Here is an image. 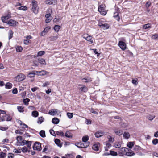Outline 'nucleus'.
<instances>
[{
	"label": "nucleus",
	"mask_w": 158,
	"mask_h": 158,
	"mask_svg": "<svg viewBox=\"0 0 158 158\" xmlns=\"http://www.w3.org/2000/svg\"><path fill=\"white\" fill-rule=\"evenodd\" d=\"M89 138L88 136H84L82 138V141L85 142L83 144H81V148H85L89 145V142H87V141L89 140Z\"/></svg>",
	"instance_id": "nucleus-1"
},
{
	"label": "nucleus",
	"mask_w": 158,
	"mask_h": 158,
	"mask_svg": "<svg viewBox=\"0 0 158 158\" xmlns=\"http://www.w3.org/2000/svg\"><path fill=\"white\" fill-rule=\"evenodd\" d=\"M32 10L35 14H37L38 12L37 2L35 0H32Z\"/></svg>",
	"instance_id": "nucleus-2"
},
{
	"label": "nucleus",
	"mask_w": 158,
	"mask_h": 158,
	"mask_svg": "<svg viewBox=\"0 0 158 158\" xmlns=\"http://www.w3.org/2000/svg\"><path fill=\"white\" fill-rule=\"evenodd\" d=\"M26 78V77L24 75L20 73L15 78V80L17 82H20L24 80Z\"/></svg>",
	"instance_id": "nucleus-3"
},
{
	"label": "nucleus",
	"mask_w": 158,
	"mask_h": 158,
	"mask_svg": "<svg viewBox=\"0 0 158 158\" xmlns=\"http://www.w3.org/2000/svg\"><path fill=\"white\" fill-rule=\"evenodd\" d=\"M105 5H100L98 7V11L100 12L101 14L103 15H105L106 14L107 12L105 9Z\"/></svg>",
	"instance_id": "nucleus-4"
},
{
	"label": "nucleus",
	"mask_w": 158,
	"mask_h": 158,
	"mask_svg": "<svg viewBox=\"0 0 158 158\" xmlns=\"http://www.w3.org/2000/svg\"><path fill=\"white\" fill-rule=\"evenodd\" d=\"M83 37L85 40L89 42V44H92L93 43L94 39L91 36L89 35L88 34H85L84 35Z\"/></svg>",
	"instance_id": "nucleus-5"
},
{
	"label": "nucleus",
	"mask_w": 158,
	"mask_h": 158,
	"mask_svg": "<svg viewBox=\"0 0 158 158\" xmlns=\"http://www.w3.org/2000/svg\"><path fill=\"white\" fill-rule=\"evenodd\" d=\"M12 119L11 117L9 114H6L5 116H2L0 118V120L2 121H10Z\"/></svg>",
	"instance_id": "nucleus-6"
},
{
	"label": "nucleus",
	"mask_w": 158,
	"mask_h": 158,
	"mask_svg": "<svg viewBox=\"0 0 158 158\" xmlns=\"http://www.w3.org/2000/svg\"><path fill=\"white\" fill-rule=\"evenodd\" d=\"M33 149L34 150L40 151L42 148L41 146V144L39 142H35L33 146Z\"/></svg>",
	"instance_id": "nucleus-7"
},
{
	"label": "nucleus",
	"mask_w": 158,
	"mask_h": 158,
	"mask_svg": "<svg viewBox=\"0 0 158 158\" xmlns=\"http://www.w3.org/2000/svg\"><path fill=\"white\" fill-rule=\"evenodd\" d=\"M60 113L59 111L56 109H52L50 110L48 112V114L50 115L55 116L57 114H58Z\"/></svg>",
	"instance_id": "nucleus-8"
},
{
	"label": "nucleus",
	"mask_w": 158,
	"mask_h": 158,
	"mask_svg": "<svg viewBox=\"0 0 158 158\" xmlns=\"http://www.w3.org/2000/svg\"><path fill=\"white\" fill-rule=\"evenodd\" d=\"M18 22L13 19H10L8 21L7 24L10 26H15L18 24Z\"/></svg>",
	"instance_id": "nucleus-9"
},
{
	"label": "nucleus",
	"mask_w": 158,
	"mask_h": 158,
	"mask_svg": "<svg viewBox=\"0 0 158 158\" xmlns=\"http://www.w3.org/2000/svg\"><path fill=\"white\" fill-rule=\"evenodd\" d=\"M104 144L105 145L104 148L105 151H107L111 146V144L108 141L105 142Z\"/></svg>",
	"instance_id": "nucleus-10"
},
{
	"label": "nucleus",
	"mask_w": 158,
	"mask_h": 158,
	"mask_svg": "<svg viewBox=\"0 0 158 158\" xmlns=\"http://www.w3.org/2000/svg\"><path fill=\"white\" fill-rule=\"evenodd\" d=\"M129 149L127 148H121V152H119V154L120 156H123L124 155L125 153H126L127 151H129Z\"/></svg>",
	"instance_id": "nucleus-11"
},
{
	"label": "nucleus",
	"mask_w": 158,
	"mask_h": 158,
	"mask_svg": "<svg viewBox=\"0 0 158 158\" xmlns=\"http://www.w3.org/2000/svg\"><path fill=\"white\" fill-rule=\"evenodd\" d=\"M31 141H29L25 140H23V142L22 143L21 145H26L28 148L30 149H31Z\"/></svg>",
	"instance_id": "nucleus-12"
},
{
	"label": "nucleus",
	"mask_w": 158,
	"mask_h": 158,
	"mask_svg": "<svg viewBox=\"0 0 158 158\" xmlns=\"http://www.w3.org/2000/svg\"><path fill=\"white\" fill-rule=\"evenodd\" d=\"M26 39L24 40V43L26 45L28 44L30 42V40L32 38V37L31 35H28L25 37Z\"/></svg>",
	"instance_id": "nucleus-13"
},
{
	"label": "nucleus",
	"mask_w": 158,
	"mask_h": 158,
	"mask_svg": "<svg viewBox=\"0 0 158 158\" xmlns=\"http://www.w3.org/2000/svg\"><path fill=\"white\" fill-rule=\"evenodd\" d=\"M11 15L10 14H8L7 15L3 17L2 18V22L5 23H7L8 22V19L11 18Z\"/></svg>",
	"instance_id": "nucleus-14"
},
{
	"label": "nucleus",
	"mask_w": 158,
	"mask_h": 158,
	"mask_svg": "<svg viewBox=\"0 0 158 158\" xmlns=\"http://www.w3.org/2000/svg\"><path fill=\"white\" fill-rule=\"evenodd\" d=\"M36 74L38 76H44L48 73L46 71L42 70L40 71H35Z\"/></svg>",
	"instance_id": "nucleus-15"
},
{
	"label": "nucleus",
	"mask_w": 158,
	"mask_h": 158,
	"mask_svg": "<svg viewBox=\"0 0 158 158\" xmlns=\"http://www.w3.org/2000/svg\"><path fill=\"white\" fill-rule=\"evenodd\" d=\"M118 45L122 50H124L126 49V45L124 42L122 41H120Z\"/></svg>",
	"instance_id": "nucleus-16"
},
{
	"label": "nucleus",
	"mask_w": 158,
	"mask_h": 158,
	"mask_svg": "<svg viewBox=\"0 0 158 158\" xmlns=\"http://www.w3.org/2000/svg\"><path fill=\"white\" fill-rule=\"evenodd\" d=\"M50 26H48L46 27L40 33V35L43 36L45 35V33H47L49 30L51 29Z\"/></svg>",
	"instance_id": "nucleus-17"
},
{
	"label": "nucleus",
	"mask_w": 158,
	"mask_h": 158,
	"mask_svg": "<svg viewBox=\"0 0 158 158\" xmlns=\"http://www.w3.org/2000/svg\"><path fill=\"white\" fill-rule=\"evenodd\" d=\"M100 147V144L97 142L94 144L92 148L93 150L96 151H98L99 150V148Z\"/></svg>",
	"instance_id": "nucleus-18"
},
{
	"label": "nucleus",
	"mask_w": 158,
	"mask_h": 158,
	"mask_svg": "<svg viewBox=\"0 0 158 158\" xmlns=\"http://www.w3.org/2000/svg\"><path fill=\"white\" fill-rule=\"evenodd\" d=\"M104 135V132L101 131H98L95 133V136L97 138H99L101 137Z\"/></svg>",
	"instance_id": "nucleus-19"
},
{
	"label": "nucleus",
	"mask_w": 158,
	"mask_h": 158,
	"mask_svg": "<svg viewBox=\"0 0 158 158\" xmlns=\"http://www.w3.org/2000/svg\"><path fill=\"white\" fill-rule=\"evenodd\" d=\"M98 25L101 27L103 28V29H107L109 28V26L106 23L102 24L99 23Z\"/></svg>",
	"instance_id": "nucleus-20"
},
{
	"label": "nucleus",
	"mask_w": 158,
	"mask_h": 158,
	"mask_svg": "<svg viewBox=\"0 0 158 158\" xmlns=\"http://www.w3.org/2000/svg\"><path fill=\"white\" fill-rule=\"evenodd\" d=\"M114 132L116 135H122L123 133V132L122 130L116 129L114 130Z\"/></svg>",
	"instance_id": "nucleus-21"
},
{
	"label": "nucleus",
	"mask_w": 158,
	"mask_h": 158,
	"mask_svg": "<svg viewBox=\"0 0 158 158\" xmlns=\"http://www.w3.org/2000/svg\"><path fill=\"white\" fill-rule=\"evenodd\" d=\"M57 2V0H47L46 3L47 4L51 5L56 3Z\"/></svg>",
	"instance_id": "nucleus-22"
},
{
	"label": "nucleus",
	"mask_w": 158,
	"mask_h": 158,
	"mask_svg": "<svg viewBox=\"0 0 158 158\" xmlns=\"http://www.w3.org/2000/svg\"><path fill=\"white\" fill-rule=\"evenodd\" d=\"M12 87V84L10 82H7L5 85V88L7 89H10Z\"/></svg>",
	"instance_id": "nucleus-23"
},
{
	"label": "nucleus",
	"mask_w": 158,
	"mask_h": 158,
	"mask_svg": "<svg viewBox=\"0 0 158 158\" xmlns=\"http://www.w3.org/2000/svg\"><path fill=\"white\" fill-rule=\"evenodd\" d=\"M16 139L18 143H19L20 145H21L22 143L23 142V141L22 139V137L20 136H18L17 137Z\"/></svg>",
	"instance_id": "nucleus-24"
},
{
	"label": "nucleus",
	"mask_w": 158,
	"mask_h": 158,
	"mask_svg": "<svg viewBox=\"0 0 158 158\" xmlns=\"http://www.w3.org/2000/svg\"><path fill=\"white\" fill-rule=\"evenodd\" d=\"M35 71H33L32 72L29 73L27 75V76L30 78L34 77L35 75L36 74L35 73H36Z\"/></svg>",
	"instance_id": "nucleus-25"
},
{
	"label": "nucleus",
	"mask_w": 158,
	"mask_h": 158,
	"mask_svg": "<svg viewBox=\"0 0 158 158\" xmlns=\"http://www.w3.org/2000/svg\"><path fill=\"white\" fill-rule=\"evenodd\" d=\"M52 13V10L51 8L48 9L47 11V14L45 15V16H51V14Z\"/></svg>",
	"instance_id": "nucleus-26"
},
{
	"label": "nucleus",
	"mask_w": 158,
	"mask_h": 158,
	"mask_svg": "<svg viewBox=\"0 0 158 158\" xmlns=\"http://www.w3.org/2000/svg\"><path fill=\"white\" fill-rule=\"evenodd\" d=\"M130 135L128 132H125L123 134V138L126 139H127L130 137Z\"/></svg>",
	"instance_id": "nucleus-27"
},
{
	"label": "nucleus",
	"mask_w": 158,
	"mask_h": 158,
	"mask_svg": "<svg viewBox=\"0 0 158 158\" xmlns=\"http://www.w3.org/2000/svg\"><path fill=\"white\" fill-rule=\"evenodd\" d=\"M125 155L128 156H131L134 155L135 154L133 151H130L126 152Z\"/></svg>",
	"instance_id": "nucleus-28"
},
{
	"label": "nucleus",
	"mask_w": 158,
	"mask_h": 158,
	"mask_svg": "<svg viewBox=\"0 0 158 158\" xmlns=\"http://www.w3.org/2000/svg\"><path fill=\"white\" fill-rule=\"evenodd\" d=\"M135 143L134 142H128L127 143V147L131 148L134 145Z\"/></svg>",
	"instance_id": "nucleus-29"
},
{
	"label": "nucleus",
	"mask_w": 158,
	"mask_h": 158,
	"mask_svg": "<svg viewBox=\"0 0 158 158\" xmlns=\"http://www.w3.org/2000/svg\"><path fill=\"white\" fill-rule=\"evenodd\" d=\"M82 80L83 81V82H88L91 81H92L91 78L89 77H87L85 78H84L82 79Z\"/></svg>",
	"instance_id": "nucleus-30"
},
{
	"label": "nucleus",
	"mask_w": 158,
	"mask_h": 158,
	"mask_svg": "<svg viewBox=\"0 0 158 158\" xmlns=\"http://www.w3.org/2000/svg\"><path fill=\"white\" fill-rule=\"evenodd\" d=\"M44 120V118L43 117L39 118L37 123L39 124H41Z\"/></svg>",
	"instance_id": "nucleus-31"
},
{
	"label": "nucleus",
	"mask_w": 158,
	"mask_h": 158,
	"mask_svg": "<svg viewBox=\"0 0 158 158\" xmlns=\"http://www.w3.org/2000/svg\"><path fill=\"white\" fill-rule=\"evenodd\" d=\"M114 17L115 19L118 21H119L120 19L119 16H118V13L117 12H114Z\"/></svg>",
	"instance_id": "nucleus-32"
},
{
	"label": "nucleus",
	"mask_w": 158,
	"mask_h": 158,
	"mask_svg": "<svg viewBox=\"0 0 158 158\" xmlns=\"http://www.w3.org/2000/svg\"><path fill=\"white\" fill-rule=\"evenodd\" d=\"M60 28V27L58 25H56L54 27V29L56 32H58Z\"/></svg>",
	"instance_id": "nucleus-33"
},
{
	"label": "nucleus",
	"mask_w": 158,
	"mask_h": 158,
	"mask_svg": "<svg viewBox=\"0 0 158 158\" xmlns=\"http://www.w3.org/2000/svg\"><path fill=\"white\" fill-rule=\"evenodd\" d=\"M55 143L58 146L61 147L62 146V144L60 143V141L58 139H56L55 140Z\"/></svg>",
	"instance_id": "nucleus-34"
},
{
	"label": "nucleus",
	"mask_w": 158,
	"mask_h": 158,
	"mask_svg": "<svg viewBox=\"0 0 158 158\" xmlns=\"http://www.w3.org/2000/svg\"><path fill=\"white\" fill-rule=\"evenodd\" d=\"M39 63L41 64L46 65V63L45 60L43 58H41L39 60Z\"/></svg>",
	"instance_id": "nucleus-35"
},
{
	"label": "nucleus",
	"mask_w": 158,
	"mask_h": 158,
	"mask_svg": "<svg viewBox=\"0 0 158 158\" xmlns=\"http://www.w3.org/2000/svg\"><path fill=\"white\" fill-rule=\"evenodd\" d=\"M58 37V35L51 36L50 38V41H53L56 40Z\"/></svg>",
	"instance_id": "nucleus-36"
},
{
	"label": "nucleus",
	"mask_w": 158,
	"mask_h": 158,
	"mask_svg": "<svg viewBox=\"0 0 158 158\" xmlns=\"http://www.w3.org/2000/svg\"><path fill=\"white\" fill-rule=\"evenodd\" d=\"M52 122L54 124H57L59 123V119L56 118H53L52 119Z\"/></svg>",
	"instance_id": "nucleus-37"
},
{
	"label": "nucleus",
	"mask_w": 158,
	"mask_h": 158,
	"mask_svg": "<svg viewBox=\"0 0 158 158\" xmlns=\"http://www.w3.org/2000/svg\"><path fill=\"white\" fill-rule=\"evenodd\" d=\"M51 81H45L44 83L42 85V86L43 87H46L48 86V85H50Z\"/></svg>",
	"instance_id": "nucleus-38"
},
{
	"label": "nucleus",
	"mask_w": 158,
	"mask_h": 158,
	"mask_svg": "<svg viewBox=\"0 0 158 158\" xmlns=\"http://www.w3.org/2000/svg\"><path fill=\"white\" fill-rule=\"evenodd\" d=\"M18 9L19 10H22L23 11H25L27 10V8L25 6H20L18 8Z\"/></svg>",
	"instance_id": "nucleus-39"
},
{
	"label": "nucleus",
	"mask_w": 158,
	"mask_h": 158,
	"mask_svg": "<svg viewBox=\"0 0 158 158\" xmlns=\"http://www.w3.org/2000/svg\"><path fill=\"white\" fill-rule=\"evenodd\" d=\"M17 122L20 125H23V128H27L28 127V126L27 125L25 124H23L22 122L21 121L19 120H17Z\"/></svg>",
	"instance_id": "nucleus-40"
},
{
	"label": "nucleus",
	"mask_w": 158,
	"mask_h": 158,
	"mask_svg": "<svg viewBox=\"0 0 158 158\" xmlns=\"http://www.w3.org/2000/svg\"><path fill=\"white\" fill-rule=\"evenodd\" d=\"M23 48L21 46H17L16 48V50L17 52H21Z\"/></svg>",
	"instance_id": "nucleus-41"
},
{
	"label": "nucleus",
	"mask_w": 158,
	"mask_h": 158,
	"mask_svg": "<svg viewBox=\"0 0 158 158\" xmlns=\"http://www.w3.org/2000/svg\"><path fill=\"white\" fill-rule=\"evenodd\" d=\"M17 109L18 111L20 112H23L24 111V108L22 106H18Z\"/></svg>",
	"instance_id": "nucleus-42"
},
{
	"label": "nucleus",
	"mask_w": 158,
	"mask_h": 158,
	"mask_svg": "<svg viewBox=\"0 0 158 158\" xmlns=\"http://www.w3.org/2000/svg\"><path fill=\"white\" fill-rule=\"evenodd\" d=\"M108 141L110 142H113L114 141V138H112L110 135H108L107 137Z\"/></svg>",
	"instance_id": "nucleus-43"
},
{
	"label": "nucleus",
	"mask_w": 158,
	"mask_h": 158,
	"mask_svg": "<svg viewBox=\"0 0 158 158\" xmlns=\"http://www.w3.org/2000/svg\"><path fill=\"white\" fill-rule=\"evenodd\" d=\"M143 29H146L148 28H151V24L149 23H148L143 26Z\"/></svg>",
	"instance_id": "nucleus-44"
},
{
	"label": "nucleus",
	"mask_w": 158,
	"mask_h": 158,
	"mask_svg": "<svg viewBox=\"0 0 158 158\" xmlns=\"http://www.w3.org/2000/svg\"><path fill=\"white\" fill-rule=\"evenodd\" d=\"M32 115L35 117H36L38 116L39 113L36 111H33L32 112Z\"/></svg>",
	"instance_id": "nucleus-45"
},
{
	"label": "nucleus",
	"mask_w": 158,
	"mask_h": 158,
	"mask_svg": "<svg viewBox=\"0 0 158 158\" xmlns=\"http://www.w3.org/2000/svg\"><path fill=\"white\" fill-rule=\"evenodd\" d=\"M40 135L42 137H45V131L44 130H41L40 132Z\"/></svg>",
	"instance_id": "nucleus-46"
},
{
	"label": "nucleus",
	"mask_w": 158,
	"mask_h": 158,
	"mask_svg": "<svg viewBox=\"0 0 158 158\" xmlns=\"http://www.w3.org/2000/svg\"><path fill=\"white\" fill-rule=\"evenodd\" d=\"M46 18V19L45 20V22L46 23H48L50 22L51 20L52 19V18L51 16H45Z\"/></svg>",
	"instance_id": "nucleus-47"
},
{
	"label": "nucleus",
	"mask_w": 158,
	"mask_h": 158,
	"mask_svg": "<svg viewBox=\"0 0 158 158\" xmlns=\"http://www.w3.org/2000/svg\"><path fill=\"white\" fill-rule=\"evenodd\" d=\"M65 135L66 137L68 138H72V134L69 131H67L66 132Z\"/></svg>",
	"instance_id": "nucleus-48"
},
{
	"label": "nucleus",
	"mask_w": 158,
	"mask_h": 158,
	"mask_svg": "<svg viewBox=\"0 0 158 158\" xmlns=\"http://www.w3.org/2000/svg\"><path fill=\"white\" fill-rule=\"evenodd\" d=\"M56 134L57 135H60L62 137H64V133L61 131H57Z\"/></svg>",
	"instance_id": "nucleus-49"
},
{
	"label": "nucleus",
	"mask_w": 158,
	"mask_h": 158,
	"mask_svg": "<svg viewBox=\"0 0 158 158\" xmlns=\"http://www.w3.org/2000/svg\"><path fill=\"white\" fill-rule=\"evenodd\" d=\"M45 53V52L43 51H40L37 53V56H39L43 55Z\"/></svg>",
	"instance_id": "nucleus-50"
},
{
	"label": "nucleus",
	"mask_w": 158,
	"mask_h": 158,
	"mask_svg": "<svg viewBox=\"0 0 158 158\" xmlns=\"http://www.w3.org/2000/svg\"><path fill=\"white\" fill-rule=\"evenodd\" d=\"M80 89L82 91L85 92L87 91V89L85 86H83L82 87H81L80 88Z\"/></svg>",
	"instance_id": "nucleus-51"
},
{
	"label": "nucleus",
	"mask_w": 158,
	"mask_h": 158,
	"mask_svg": "<svg viewBox=\"0 0 158 158\" xmlns=\"http://www.w3.org/2000/svg\"><path fill=\"white\" fill-rule=\"evenodd\" d=\"M9 39L10 40L13 37V32L11 30H9Z\"/></svg>",
	"instance_id": "nucleus-52"
},
{
	"label": "nucleus",
	"mask_w": 158,
	"mask_h": 158,
	"mask_svg": "<svg viewBox=\"0 0 158 158\" xmlns=\"http://www.w3.org/2000/svg\"><path fill=\"white\" fill-rule=\"evenodd\" d=\"M30 101V99L28 98H26L23 99V102L26 105L28 104V102Z\"/></svg>",
	"instance_id": "nucleus-53"
},
{
	"label": "nucleus",
	"mask_w": 158,
	"mask_h": 158,
	"mask_svg": "<svg viewBox=\"0 0 158 158\" xmlns=\"http://www.w3.org/2000/svg\"><path fill=\"white\" fill-rule=\"evenodd\" d=\"M121 143L120 142H116L114 146L116 148H119L121 147Z\"/></svg>",
	"instance_id": "nucleus-54"
},
{
	"label": "nucleus",
	"mask_w": 158,
	"mask_h": 158,
	"mask_svg": "<svg viewBox=\"0 0 158 158\" xmlns=\"http://www.w3.org/2000/svg\"><path fill=\"white\" fill-rule=\"evenodd\" d=\"M110 155L112 156H116L117 155V153L116 152L110 151Z\"/></svg>",
	"instance_id": "nucleus-55"
},
{
	"label": "nucleus",
	"mask_w": 158,
	"mask_h": 158,
	"mask_svg": "<svg viewBox=\"0 0 158 158\" xmlns=\"http://www.w3.org/2000/svg\"><path fill=\"white\" fill-rule=\"evenodd\" d=\"M67 115L69 119L72 118L73 117V113H72L68 112L67 114Z\"/></svg>",
	"instance_id": "nucleus-56"
},
{
	"label": "nucleus",
	"mask_w": 158,
	"mask_h": 158,
	"mask_svg": "<svg viewBox=\"0 0 158 158\" xmlns=\"http://www.w3.org/2000/svg\"><path fill=\"white\" fill-rule=\"evenodd\" d=\"M155 117V116L154 115H150L148 116V119L151 121Z\"/></svg>",
	"instance_id": "nucleus-57"
},
{
	"label": "nucleus",
	"mask_w": 158,
	"mask_h": 158,
	"mask_svg": "<svg viewBox=\"0 0 158 158\" xmlns=\"http://www.w3.org/2000/svg\"><path fill=\"white\" fill-rule=\"evenodd\" d=\"M9 140L7 139H4L2 141V143L3 144H6L9 143Z\"/></svg>",
	"instance_id": "nucleus-58"
},
{
	"label": "nucleus",
	"mask_w": 158,
	"mask_h": 158,
	"mask_svg": "<svg viewBox=\"0 0 158 158\" xmlns=\"http://www.w3.org/2000/svg\"><path fill=\"white\" fill-rule=\"evenodd\" d=\"M6 156V154L5 153L1 152L0 154V158H5Z\"/></svg>",
	"instance_id": "nucleus-59"
},
{
	"label": "nucleus",
	"mask_w": 158,
	"mask_h": 158,
	"mask_svg": "<svg viewBox=\"0 0 158 158\" xmlns=\"http://www.w3.org/2000/svg\"><path fill=\"white\" fill-rule=\"evenodd\" d=\"M151 38L153 40L158 38V34H155L152 36Z\"/></svg>",
	"instance_id": "nucleus-60"
},
{
	"label": "nucleus",
	"mask_w": 158,
	"mask_h": 158,
	"mask_svg": "<svg viewBox=\"0 0 158 158\" xmlns=\"http://www.w3.org/2000/svg\"><path fill=\"white\" fill-rule=\"evenodd\" d=\"M21 150L23 152H26L27 151V149L26 147L24 146L21 149Z\"/></svg>",
	"instance_id": "nucleus-61"
},
{
	"label": "nucleus",
	"mask_w": 158,
	"mask_h": 158,
	"mask_svg": "<svg viewBox=\"0 0 158 158\" xmlns=\"http://www.w3.org/2000/svg\"><path fill=\"white\" fill-rule=\"evenodd\" d=\"M8 128L7 127H0V130L3 131H5L7 130Z\"/></svg>",
	"instance_id": "nucleus-62"
},
{
	"label": "nucleus",
	"mask_w": 158,
	"mask_h": 158,
	"mask_svg": "<svg viewBox=\"0 0 158 158\" xmlns=\"http://www.w3.org/2000/svg\"><path fill=\"white\" fill-rule=\"evenodd\" d=\"M158 143V139H155L152 141V143L154 145H156Z\"/></svg>",
	"instance_id": "nucleus-63"
},
{
	"label": "nucleus",
	"mask_w": 158,
	"mask_h": 158,
	"mask_svg": "<svg viewBox=\"0 0 158 158\" xmlns=\"http://www.w3.org/2000/svg\"><path fill=\"white\" fill-rule=\"evenodd\" d=\"M110 155V151L109 152H108L107 151H105L104 153L103 154V156H109Z\"/></svg>",
	"instance_id": "nucleus-64"
}]
</instances>
